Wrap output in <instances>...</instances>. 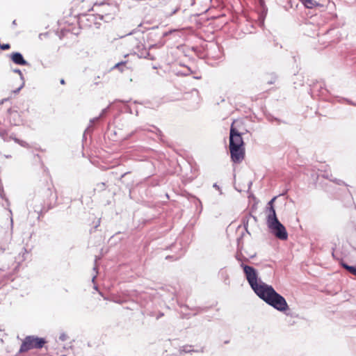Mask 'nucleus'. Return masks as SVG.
I'll list each match as a JSON object with an SVG mask.
<instances>
[{"mask_svg":"<svg viewBox=\"0 0 356 356\" xmlns=\"http://www.w3.org/2000/svg\"><path fill=\"white\" fill-rule=\"evenodd\" d=\"M14 72H15V73L19 74L20 75L21 78H22V77H23L22 73V72H21V70H14Z\"/></svg>","mask_w":356,"mask_h":356,"instance_id":"12","label":"nucleus"},{"mask_svg":"<svg viewBox=\"0 0 356 356\" xmlns=\"http://www.w3.org/2000/svg\"><path fill=\"white\" fill-rule=\"evenodd\" d=\"M241 266L250 286L261 299L278 311L284 312L288 309L284 298L277 293L272 286L264 283L259 278L255 268L243 263H241Z\"/></svg>","mask_w":356,"mask_h":356,"instance_id":"1","label":"nucleus"},{"mask_svg":"<svg viewBox=\"0 0 356 356\" xmlns=\"http://www.w3.org/2000/svg\"><path fill=\"white\" fill-rule=\"evenodd\" d=\"M104 112H105V110H103L102 113L99 115V118L104 113ZM98 119H99V117L96 118H93L92 120H90V122L93 123L94 122L97 121Z\"/></svg>","mask_w":356,"mask_h":356,"instance_id":"11","label":"nucleus"},{"mask_svg":"<svg viewBox=\"0 0 356 356\" xmlns=\"http://www.w3.org/2000/svg\"><path fill=\"white\" fill-rule=\"evenodd\" d=\"M44 343L45 341L42 338L28 336L23 341L19 352L24 353L33 348H41Z\"/></svg>","mask_w":356,"mask_h":356,"instance_id":"3","label":"nucleus"},{"mask_svg":"<svg viewBox=\"0 0 356 356\" xmlns=\"http://www.w3.org/2000/svg\"><path fill=\"white\" fill-rule=\"evenodd\" d=\"M343 266L347 269L350 273L356 275V268L354 266H350L347 264H343Z\"/></svg>","mask_w":356,"mask_h":356,"instance_id":"9","label":"nucleus"},{"mask_svg":"<svg viewBox=\"0 0 356 356\" xmlns=\"http://www.w3.org/2000/svg\"><path fill=\"white\" fill-rule=\"evenodd\" d=\"M60 83H61V84H64V83H65V81H64V79H61V80H60Z\"/></svg>","mask_w":356,"mask_h":356,"instance_id":"14","label":"nucleus"},{"mask_svg":"<svg viewBox=\"0 0 356 356\" xmlns=\"http://www.w3.org/2000/svg\"><path fill=\"white\" fill-rule=\"evenodd\" d=\"M184 352H191V349L186 348H184Z\"/></svg>","mask_w":356,"mask_h":356,"instance_id":"13","label":"nucleus"},{"mask_svg":"<svg viewBox=\"0 0 356 356\" xmlns=\"http://www.w3.org/2000/svg\"><path fill=\"white\" fill-rule=\"evenodd\" d=\"M276 197H274L268 203L267 207V225L272 233L280 240H286L288 238V233L284 226L278 220L275 210L273 207V202Z\"/></svg>","mask_w":356,"mask_h":356,"instance_id":"2","label":"nucleus"},{"mask_svg":"<svg viewBox=\"0 0 356 356\" xmlns=\"http://www.w3.org/2000/svg\"><path fill=\"white\" fill-rule=\"evenodd\" d=\"M234 122L232 124L229 134V147H243V140L241 134L234 127Z\"/></svg>","mask_w":356,"mask_h":356,"instance_id":"4","label":"nucleus"},{"mask_svg":"<svg viewBox=\"0 0 356 356\" xmlns=\"http://www.w3.org/2000/svg\"><path fill=\"white\" fill-rule=\"evenodd\" d=\"M1 48L3 50H6V49H8L10 48V45L8 44H5L1 45Z\"/></svg>","mask_w":356,"mask_h":356,"instance_id":"10","label":"nucleus"},{"mask_svg":"<svg viewBox=\"0 0 356 356\" xmlns=\"http://www.w3.org/2000/svg\"><path fill=\"white\" fill-rule=\"evenodd\" d=\"M213 186H214L215 188H217L218 189H219V187H218L216 184H214V185H213Z\"/></svg>","mask_w":356,"mask_h":356,"instance_id":"15","label":"nucleus"},{"mask_svg":"<svg viewBox=\"0 0 356 356\" xmlns=\"http://www.w3.org/2000/svg\"><path fill=\"white\" fill-rule=\"evenodd\" d=\"M8 120L10 124L19 125L22 122L20 114L17 111L10 110L8 111Z\"/></svg>","mask_w":356,"mask_h":356,"instance_id":"6","label":"nucleus"},{"mask_svg":"<svg viewBox=\"0 0 356 356\" xmlns=\"http://www.w3.org/2000/svg\"><path fill=\"white\" fill-rule=\"evenodd\" d=\"M120 65V63H117L115 67H118Z\"/></svg>","mask_w":356,"mask_h":356,"instance_id":"16","label":"nucleus"},{"mask_svg":"<svg viewBox=\"0 0 356 356\" xmlns=\"http://www.w3.org/2000/svg\"><path fill=\"white\" fill-rule=\"evenodd\" d=\"M303 6L309 9H312L313 8L321 6V4L314 0H299Z\"/></svg>","mask_w":356,"mask_h":356,"instance_id":"8","label":"nucleus"},{"mask_svg":"<svg viewBox=\"0 0 356 356\" xmlns=\"http://www.w3.org/2000/svg\"><path fill=\"white\" fill-rule=\"evenodd\" d=\"M95 276H94V277H92V281H94V280H95Z\"/></svg>","mask_w":356,"mask_h":356,"instance_id":"17","label":"nucleus"},{"mask_svg":"<svg viewBox=\"0 0 356 356\" xmlns=\"http://www.w3.org/2000/svg\"><path fill=\"white\" fill-rule=\"evenodd\" d=\"M231 158L234 163H240L244 158L243 147H229Z\"/></svg>","mask_w":356,"mask_h":356,"instance_id":"5","label":"nucleus"},{"mask_svg":"<svg viewBox=\"0 0 356 356\" xmlns=\"http://www.w3.org/2000/svg\"><path fill=\"white\" fill-rule=\"evenodd\" d=\"M12 60L17 65H25L27 62L24 59L22 55L20 53H13L11 56Z\"/></svg>","mask_w":356,"mask_h":356,"instance_id":"7","label":"nucleus"}]
</instances>
